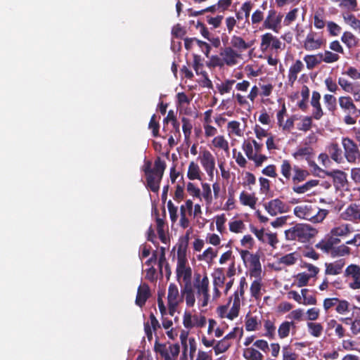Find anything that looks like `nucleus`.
Returning a JSON list of instances; mask_svg holds the SVG:
<instances>
[{
    "mask_svg": "<svg viewBox=\"0 0 360 360\" xmlns=\"http://www.w3.org/2000/svg\"><path fill=\"white\" fill-rule=\"evenodd\" d=\"M301 267L307 271L300 272L293 277V284L298 288L307 286L309 281L315 278L319 273V269L310 263L303 262Z\"/></svg>",
    "mask_w": 360,
    "mask_h": 360,
    "instance_id": "nucleus-7",
    "label": "nucleus"
},
{
    "mask_svg": "<svg viewBox=\"0 0 360 360\" xmlns=\"http://www.w3.org/2000/svg\"><path fill=\"white\" fill-rule=\"evenodd\" d=\"M326 44V39L321 33L310 32L307 34L303 47L306 51H312L321 49Z\"/></svg>",
    "mask_w": 360,
    "mask_h": 360,
    "instance_id": "nucleus-12",
    "label": "nucleus"
},
{
    "mask_svg": "<svg viewBox=\"0 0 360 360\" xmlns=\"http://www.w3.org/2000/svg\"><path fill=\"white\" fill-rule=\"evenodd\" d=\"M319 180L316 179L310 180L303 185L294 186L292 190L297 194H303L311 191V188L316 187L319 184Z\"/></svg>",
    "mask_w": 360,
    "mask_h": 360,
    "instance_id": "nucleus-40",
    "label": "nucleus"
},
{
    "mask_svg": "<svg viewBox=\"0 0 360 360\" xmlns=\"http://www.w3.org/2000/svg\"><path fill=\"white\" fill-rule=\"evenodd\" d=\"M308 332L314 338H320L323 333V327L320 323L317 322H308L307 324Z\"/></svg>",
    "mask_w": 360,
    "mask_h": 360,
    "instance_id": "nucleus-41",
    "label": "nucleus"
},
{
    "mask_svg": "<svg viewBox=\"0 0 360 360\" xmlns=\"http://www.w3.org/2000/svg\"><path fill=\"white\" fill-rule=\"evenodd\" d=\"M325 174L333 179L334 184L337 187L344 186L347 181V174L340 170H334L326 172Z\"/></svg>",
    "mask_w": 360,
    "mask_h": 360,
    "instance_id": "nucleus-26",
    "label": "nucleus"
},
{
    "mask_svg": "<svg viewBox=\"0 0 360 360\" xmlns=\"http://www.w3.org/2000/svg\"><path fill=\"white\" fill-rule=\"evenodd\" d=\"M165 164L163 161L158 159L155 162L153 169L146 170L147 178V185L153 192H158L160 188V182L162 179Z\"/></svg>",
    "mask_w": 360,
    "mask_h": 360,
    "instance_id": "nucleus-6",
    "label": "nucleus"
},
{
    "mask_svg": "<svg viewBox=\"0 0 360 360\" xmlns=\"http://www.w3.org/2000/svg\"><path fill=\"white\" fill-rule=\"evenodd\" d=\"M240 299L238 293H234L227 304L221 305L217 308L216 312L217 316L221 319H227L233 321L238 318L240 309Z\"/></svg>",
    "mask_w": 360,
    "mask_h": 360,
    "instance_id": "nucleus-5",
    "label": "nucleus"
},
{
    "mask_svg": "<svg viewBox=\"0 0 360 360\" xmlns=\"http://www.w3.org/2000/svg\"><path fill=\"white\" fill-rule=\"evenodd\" d=\"M304 65L300 60H296L290 68L288 78L292 82L297 78V75L302 70Z\"/></svg>",
    "mask_w": 360,
    "mask_h": 360,
    "instance_id": "nucleus-39",
    "label": "nucleus"
},
{
    "mask_svg": "<svg viewBox=\"0 0 360 360\" xmlns=\"http://www.w3.org/2000/svg\"><path fill=\"white\" fill-rule=\"evenodd\" d=\"M293 172L294 174L292 179L294 182L297 183L303 181L309 174L307 170L301 169L297 166L293 167Z\"/></svg>",
    "mask_w": 360,
    "mask_h": 360,
    "instance_id": "nucleus-46",
    "label": "nucleus"
},
{
    "mask_svg": "<svg viewBox=\"0 0 360 360\" xmlns=\"http://www.w3.org/2000/svg\"><path fill=\"white\" fill-rule=\"evenodd\" d=\"M253 4L250 1L243 2L240 8V11L244 14L245 22H248L250 12L252 9Z\"/></svg>",
    "mask_w": 360,
    "mask_h": 360,
    "instance_id": "nucleus-59",
    "label": "nucleus"
},
{
    "mask_svg": "<svg viewBox=\"0 0 360 360\" xmlns=\"http://www.w3.org/2000/svg\"><path fill=\"white\" fill-rule=\"evenodd\" d=\"M358 210V207L356 205H351L348 206L342 212V218L348 221H356V214Z\"/></svg>",
    "mask_w": 360,
    "mask_h": 360,
    "instance_id": "nucleus-47",
    "label": "nucleus"
},
{
    "mask_svg": "<svg viewBox=\"0 0 360 360\" xmlns=\"http://www.w3.org/2000/svg\"><path fill=\"white\" fill-rule=\"evenodd\" d=\"M298 12L299 9L297 8H295L288 12L284 18V25L288 26L294 22L297 19Z\"/></svg>",
    "mask_w": 360,
    "mask_h": 360,
    "instance_id": "nucleus-61",
    "label": "nucleus"
},
{
    "mask_svg": "<svg viewBox=\"0 0 360 360\" xmlns=\"http://www.w3.org/2000/svg\"><path fill=\"white\" fill-rule=\"evenodd\" d=\"M242 120L243 122L238 120H230L227 122L226 133L228 137L231 139L232 145L239 139L244 138L247 125L246 120L243 118Z\"/></svg>",
    "mask_w": 360,
    "mask_h": 360,
    "instance_id": "nucleus-9",
    "label": "nucleus"
},
{
    "mask_svg": "<svg viewBox=\"0 0 360 360\" xmlns=\"http://www.w3.org/2000/svg\"><path fill=\"white\" fill-rule=\"evenodd\" d=\"M339 6L349 11H356L357 10L356 0H340Z\"/></svg>",
    "mask_w": 360,
    "mask_h": 360,
    "instance_id": "nucleus-63",
    "label": "nucleus"
},
{
    "mask_svg": "<svg viewBox=\"0 0 360 360\" xmlns=\"http://www.w3.org/2000/svg\"><path fill=\"white\" fill-rule=\"evenodd\" d=\"M160 328V325L159 321L154 314H151L149 316L148 321L144 323V331L148 340L150 341L153 339V333Z\"/></svg>",
    "mask_w": 360,
    "mask_h": 360,
    "instance_id": "nucleus-21",
    "label": "nucleus"
},
{
    "mask_svg": "<svg viewBox=\"0 0 360 360\" xmlns=\"http://www.w3.org/2000/svg\"><path fill=\"white\" fill-rule=\"evenodd\" d=\"M155 350L161 354L165 360H175L179 354L180 346L178 344L170 345L169 347L157 344Z\"/></svg>",
    "mask_w": 360,
    "mask_h": 360,
    "instance_id": "nucleus-19",
    "label": "nucleus"
},
{
    "mask_svg": "<svg viewBox=\"0 0 360 360\" xmlns=\"http://www.w3.org/2000/svg\"><path fill=\"white\" fill-rule=\"evenodd\" d=\"M332 329L335 330V334L339 338H342L345 336V330L342 326L335 319H330L327 322V330H330Z\"/></svg>",
    "mask_w": 360,
    "mask_h": 360,
    "instance_id": "nucleus-42",
    "label": "nucleus"
},
{
    "mask_svg": "<svg viewBox=\"0 0 360 360\" xmlns=\"http://www.w3.org/2000/svg\"><path fill=\"white\" fill-rule=\"evenodd\" d=\"M293 212L300 219L318 224L324 220L328 214V210L321 209L312 202L307 201L295 206Z\"/></svg>",
    "mask_w": 360,
    "mask_h": 360,
    "instance_id": "nucleus-2",
    "label": "nucleus"
},
{
    "mask_svg": "<svg viewBox=\"0 0 360 360\" xmlns=\"http://www.w3.org/2000/svg\"><path fill=\"white\" fill-rule=\"evenodd\" d=\"M241 60H243L241 54L231 46L226 47L221 51L220 58H214L212 59V61L216 65L226 64L229 66L236 65Z\"/></svg>",
    "mask_w": 360,
    "mask_h": 360,
    "instance_id": "nucleus-8",
    "label": "nucleus"
},
{
    "mask_svg": "<svg viewBox=\"0 0 360 360\" xmlns=\"http://www.w3.org/2000/svg\"><path fill=\"white\" fill-rule=\"evenodd\" d=\"M231 344L224 339L218 341L214 346V351L215 354L219 355L220 354L224 353L228 350Z\"/></svg>",
    "mask_w": 360,
    "mask_h": 360,
    "instance_id": "nucleus-55",
    "label": "nucleus"
},
{
    "mask_svg": "<svg viewBox=\"0 0 360 360\" xmlns=\"http://www.w3.org/2000/svg\"><path fill=\"white\" fill-rule=\"evenodd\" d=\"M349 287L352 290L360 289V266L356 264L349 265L345 271Z\"/></svg>",
    "mask_w": 360,
    "mask_h": 360,
    "instance_id": "nucleus-18",
    "label": "nucleus"
},
{
    "mask_svg": "<svg viewBox=\"0 0 360 360\" xmlns=\"http://www.w3.org/2000/svg\"><path fill=\"white\" fill-rule=\"evenodd\" d=\"M264 13L259 9H256L251 15L252 25H258L261 22H264Z\"/></svg>",
    "mask_w": 360,
    "mask_h": 360,
    "instance_id": "nucleus-64",
    "label": "nucleus"
},
{
    "mask_svg": "<svg viewBox=\"0 0 360 360\" xmlns=\"http://www.w3.org/2000/svg\"><path fill=\"white\" fill-rule=\"evenodd\" d=\"M229 228L232 233H242L245 229V225L243 220L234 217L229 221Z\"/></svg>",
    "mask_w": 360,
    "mask_h": 360,
    "instance_id": "nucleus-38",
    "label": "nucleus"
},
{
    "mask_svg": "<svg viewBox=\"0 0 360 360\" xmlns=\"http://www.w3.org/2000/svg\"><path fill=\"white\" fill-rule=\"evenodd\" d=\"M302 296V304L304 305H315L317 302V300L315 296L309 295V290L303 288L301 290Z\"/></svg>",
    "mask_w": 360,
    "mask_h": 360,
    "instance_id": "nucleus-52",
    "label": "nucleus"
},
{
    "mask_svg": "<svg viewBox=\"0 0 360 360\" xmlns=\"http://www.w3.org/2000/svg\"><path fill=\"white\" fill-rule=\"evenodd\" d=\"M263 292H265V290L262 280H254L250 285L251 296L255 299H259Z\"/></svg>",
    "mask_w": 360,
    "mask_h": 360,
    "instance_id": "nucleus-34",
    "label": "nucleus"
},
{
    "mask_svg": "<svg viewBox=\"0 0 360 360\" xmlns=\"http://www.w3.org/2000/svg\"><path fill=\"white\" fill-rule=\"evenodd\" d=\"M182 323L187 330L193 328H203L207 323V319L205 316L197 314H192L189 311H185L182 317Z\"/></svg>",
    "mask_w": 360,
    "mask_h": 360,
    "instance_id": "nucleus-10",
    "label": "nucleus"
},
{
    "mask_svg": "<svg viewBox=\"0 0 360 360\" xmlns=\"http://www.w3.org/2000/svg\"><path fill=\"white\" fill-rule=\"evenodd\" d=\"M282 359L283 360H304L300 358V355L293 352L289 347L285 346L282 349Z\"/></svg>",
    "mask_w": 360,
    "mask_h": 360,
    "instance_id": "nucleus-49",
    "label": "nucleus"
},
{
    "mask_svg": "<svg viewBox=\"0 0 360 360\" xmlns=\"http://www.w3.org/2000/svg\"><path fill=\"white\" fill-rule=\"evenodd\" d=\"M260 321L257 316H247L245 319V329L248 331H254L258 329Z\"/></svg>",
    "mask_w": 360,
    "mask_h": 360,
    "instance_id": "nucleus-50",
    "label": "nucleus"
},
{
    "mask_svg": "<svg viewBox=\"0 0 360 360\" xmlns=\"http://www.w3.org/2000/svg\"><path fill=\"white\" fill-rule=\"evenodd\" d=\"M150 295L149 288L147 285H141L138 289L136 303L139 307H142Z\"/></svg>",
    "mask_w": 360,
    "mask_h": 360,
    "instance_id": "nucleus-31",
    "label": "nucleus"
},
{
    "mask_svg": "<svg viewBox=\"0 0 360 360\" xmlns=\"http://www.w3.org/2000/svg\"><path fill=\"white\" fill-rule=\"evenodd\" d=\"M184 296L180 295L178 287L174 283H170L167 293V306L169 314L174 316L176 307L182 301Z\"/></svg>",
    "mask_w": 360,
    "mask_h": 360,
    "instance_id": "nucleus-13",
    "label": "nucleus"
},
{
    "mask_svg": "<svg viewBox=\"0 0 360 360\" xmlns=\"http://www.w3.org/2000/svg\"><path fill=\"white\" fill-rule=\"evenodd\" d=\"M176 274L178 282L184 283L181 293L188 307L195 305V291L191 285L192 269L186 258V245H180L177 250Z\"/></svg>",
    "mask_w": 360,
    "mask_h": 360,
    "instance_id": "nucleus-1",
    "label": "nucleus"
},
{
    "mask_svg": "<svg viewBox=\"0 0 360 360\" xmlns=\"http://www.w3.org/2000/svg\"><path fill=\"white\" fill-rule=\"evenodd\" d=\"M342 41L347 48L352 49L357 45V38L350 32H345L341 37Z\"/></svg>",
    "mask_w": 360,
    "mask_h": 360,
    "instance_id": "nucleus-43",
    "label": "nucleus"
},
{
    "mask_svg": "<svg viewBox=\"0 0 360 360\" xmlns=\"http://www.w3.org/2000/svg\"><path fill=\"white\" fill-rule=\"evenodd\" d=\"M202 174L199 165L193 161L191 162L188 167V178L190 180H201Z\"/></svg>",
    "mask_w": 360,
    "mask_h": 360,
    "instance_id": "nucleus-35",
    "label": "nucleus"
},
{
    "mask_svg": "<svg viewBox=\"0 0 360 360\" xmlns=\"http://www.w3.org/2000/svg\"><path fill=\"white\" fill-rule=\"evenodd\" d=\"M313 154V150L309 146L298 147L292 153V157L297 160H309Z\"/></svg>",
    "mask_w": 360,
    "mask_h": 360,
    "instance_id": "nucleus-32",
    "label": "nucleus"
},
{
    "mask_svg": "<svg viewBox=\"0 0 360 360\" xmlns=\"http://www.w3.org/2000/svg\"><path fill=\"white\" fill-rule=\"evenodd\" d=\"M321 62L326 63H332L338 61L340 59V56L338 53H333L330 51H325L323 53H319Z\"/></svg>",
    "mask_w": 360,
    "mask_h": 360,
    "instance_id": "nucleus-51",
    "label": "nucleus"
},
{
    "mask_svg": "<svg viewBox=\"0 0 360 360\" xmlns=\"http://www.w3.org/2000/svg\"><path fill=\"white\" fill-rule=\"evenodd\" d=\"M283 15L272 8L268 11L263 22V26L274 32H278L281 28Z\"/></svg>",
    "mask_w": 360,
    "mask_h": 360,
    "instance_id": "nucleus-11",
    "label": "nucleus"
},
{
    "mask_svg": "<svg viewBox=\"0 0 360 360\" xmlns=\"http://www.w3.org/2000/svg\"><path fill=\"white\" fill-rule=\"evenodd\" d=\"M201 186L202 192L200 191V198L204 199L207 212L212 202V190L210 184L207 183H202Z\"/></svg>",
    "mask_w": 360,
    "mask_h": 360,
    "instance_id": "nucleus-36",
    "label": "nucleus"
},
{
    "mask_svg": "<svg viewBox=\"0 0 360 360\" xmlns=\"http://www.w3.org/2000/svg\"><path fill=\"white\" fill-rule=\"evenodd\" d=\"M217 251L212 247H208L202 253L197 255L198 261L203 262L205 264H211L213 259L217 257Z\"/></svg>",
    "mask_w": 360,
    "mask_h": 360,
    "instance_id": "nucleus-27",
    "label": "nucleus"
},
{
    "mask_svg": "<svg viewBox=\"0 0 360 360\" xmlns=\"http://www.w3.org/2000/svg\"><path fill=\"white\" fill-rule=\"evenodd\" d=\"M342 144L345 150V157L350 163H354L360 159V152L356 144L349 138H344Z\"/></svg>",
    "mask_w": 360,
    "mask_h": 360,
    "instance_id": "nucleus-16",
    "label": "nucleus"
},
{
    "mask_svg": "<svg viewBox=\"0 0 360 360\" xmlns=\"http://www.w3.org/2000/svg\"><path fill=\"white\" fill-rule=\"evenodd\" d=\"M284 45L276 37L271 33L267 32L261 36V42L259 45L260 50L264 53L268 49H272L276 51L282 49Z\"/></svg>",
    "mask_w": 360,
    "mask_h": 360,
    "instance_id": "nucleus-17",
    "label": "nucleus"
},
{
    "mask_svg": "<svg viewBox=\"0 0 360 360\" xmlns=\"http://www.w3.org/2000/svg\"><path fill=\"white\" fill-rule=\"evenodd\" d=\"M340 107L347 114H355L358 111L353 101L349 96H340L338 99Z\"/></svg>",
    "mask_w": 360,
    "mask_h": 360,
    "instance_id": "nucleus-23",
    "label": "nucleus"
},
{
    "mask_svg": "<svg viewBox=\"0 0 360 360\" xmlns=\"http://www.w3.org/2000/svg\"><path fill=\"white\" fill-rule=\"evenodd\" d=\"M226 217L225 214H220L214 217L217 231L221 234L224 233L226 231L225 224L226 222Z\"/></svg>",
    "mask_w": 360,
    "mask_h": 360,
    "instance_id": "nucleus-53",
    "label": "nucleus"
},
{
    "mask_svg": "<svg viewBox=\"0 0 360 360\" xmlns=\"http://www.w3.org/2000/svg\"><path fill=\"white\" fill-rule=\"evenodd\" d=\"M292 169L291 165L288 160H284L282 161L281 165V172L286 179H290Z\"/></svg>",
    "mask_w": 360,
    "mask_h": 360,
    "instance_id": "nucleus-58",
    "label": "nucleus"
},
{
    "mask_svg": "<svg viewBox=\"0 0 360 360\" xmlns=\"http://www.w3.org/2000/svg\"><path fill=\"white\" fill-rule=\"evenodd\" d=\"M327 151L330 158L336 162L340 163L342 161V153L338 143H332L327 147Z\"/></svg>",
    "mask_w": 360,
    "mask_h": 360,
    "instance_id": "nucleus-33",
    "label": "nucleus"
},
{
    "mask_svg": "<svg viewBox=\"0 0 360 360\" xmlns=\"http://www.w3.org/2000/svg\"><path fill=\"white\" fill-rule=\"evenodd\" d=\"M304 61L306 63L307 69L312 70L316 65L321 63L320 54L307 55L304 57Z\"/></svg>",
    "mask_w": 360,
    "mask_h": 360,
    "instance_id": "nucleus-44",
    "label": "nucleus"
},
{
    "mask_svg": "<svg viewBox=\"0 0 360 360\" xmlns=\"http://www.w3.org/2000/svg\"><path fill=\"white\" fill-rule=\"evenodd\" d=\"M317 231L309 224H297L285 231V238L288 240L306 242L313 238Z\"/></svg>",
    "mask_w": 360,
    "mask_h": 360,
    "instance_id": "nucleus-4",
    "label": "nucleus"
},
{
    "mask_svg": "<svg viewBox=\"0 0 360 360\" xmlns=\"http://www.w3.org/2000/svg\"><path fill=\"white\" fill-rule=\"evenodd\" d=\"M240 255L245 264L248 266L250 269L261 265L257 255L252 254L248 250H242L240 251Z\"/></svg>",
    "mask_w": 360,
    "mask_h": 360,
    "instance_id": "nucleus-20",
    "label": "nucleus"
},
{
    "mask_svg": "<svg viewBox=\"0 0 360 360\" xmlns=\"http://www.w3.org/2000/svg\"><path fill=\"white\" fill-rule=\"evenodd\" d=\"M349 304L347 300H339L337 302L335 311L339 314H345L349 311Z\"/></svg>",
    "mask_w": 360,
    "mask_h": 360,
    "instance_id": "nucleus-60",
    "label": "nucleus"
},
{
    "mask_svg": "<svg viewBox=\"0 0 360 360\" xmlns=\"http://www.w3.org/2000/svg\"><path fill=\"white\" fill-rule=\"evenodd\" d=\"M350 253V249L346 245H341L338 247L334 248L332 250L331 255L333 257H342L347 255Z\"/></svg>",
    "mask_w": 360,
    "mask_h": 360,
    "instance_id": "nucleus-57",
    "label": "nucleus"
},
{
    "mask_svg": "<svg viewBox=\"0 0 360 360\" xmlns=\"http://www.w3.org/2000/svg\"><path fill=\"white\" fill-rule=\"evenodd\" d=\"M226 29L229 33L233 32L235 27L238 28V22L235 19V17L232 15L227 16L224 20Z\"/></svg>",
    "mask_w": 360,
    "mask_h": 360,
    "instance_id": "nucleus-62",
    "label": "nucleus"
},
{
    "mask_svg": "<svg viewBox=\"0 0 360 360\" xmlns=\"http://www.w3.org/2000/svg\"><path fill=\"white\" fill-rule=\"evenodd\" d=\"M239 200L243 205L248 206L254 210L257 202V198L253 193L243 191L240 194Z\"/></svg>",
    "mask_w": 360,
    "mask_h": 360,
    "instance_id": "nucleus-28",
    "label": "nucleus"
},
{
    "mask_svg": "<svg viewBox=\"0 0 360 360\" xmlns=\"http://www.w3.org/2000/svg\"><path fill=\"white\" fill-rule=\"evenodd\" d=\"M198 160L210 179H212L215 169V158L214 155L210 150L203 149L200 152Z\"/></svg>",
    "mask_w": 360,
    "mask_h": 360,
    "instance_id": "nucleus-14",
    "label": "nucleus"
},
{
    "mask_svg": "<svg viewBox=\"0 0 360 360\" xmlns=\"http://www.w3.org/2000/svg\"><path fill=\"white\" fill-rule=\"evenodd\" d=\"M210 281L207 275L201 276L200 274L195 275L193 290L195 291V303L199 309L202 310L207 307L210 299L209 293Z\"/></svg>",
    "mask_w": 360,
    "mask_h": 360,
    "instance_id": "nucleus-3",
    "label": "nucleus"
},
{
    "mask_svg": "<svg viewBox=\"0 0 360 360\" xmlns=\"http://www.w3.org/2000/svg\"><path fill=\"white\" fill-rule=\"evenodd\" d=\"M352 231L353 230L350 224H342L333 227L330 230V234L332 238L345 237L350 234Z\"/></svg>",
    "mask_w": 360,
    "mask_h": 360,
    "instance_id": "nucleus-24",
    "label": "nucleus"
},
{
    "mask_svg": "<svg viewBox=\"0 0 360 360\" xmlns=\"http://www.w3.org/2000/svg\"><path fill=\"white\" fill-rule=\"evenodd\" d=\"M231 44L233 49L234 48L240 51H243L250 48L252 45V42H246L241 37L233 35L231 39Z\"/></svg>",
    "mask_w": 360,
    "mask_h": 360,
    "instance_id": "nucleus-29",
    "label": "nucleus"
},
{
    "mask_svg": "<svg viewBox=\"0 0 360 360\" xmlns=\"http://www.w3.org/2000/svg\"><path fill=\"white\" fill-rule=\"evenodd\" d=\"M214 286H222L225 282L226 276L221 268L215 269L213 274Z\"/></svg>",
    "mask_w": 360,
    "mask_h": 360,
    "instance_id": "nucleus-45",
    "label": "nucleus"
},
{
    "mask_svg": "<svg viewBox=\"0 0 360 360\" xmlns=\"http://www.w3.org/2000/svg\"><path fill=\"white\" fill-rule=\"evenodd\" d=\"M340 242V240L336 238H332L331 236L330 238L326 241H321L319 244H317V248L323 250L326 252H328L329 251L332 252V250L334 248H333V245L335 243H338Z\"/></svg>",
    "mask_w": 360,
    "mask_h": 360,
    "instance_id": "nucleus-48",
    "label": "nucleus"
},
{
    "mask_svg": "<svg viewBox=\"0 0 360 360\" xmlns=\"http://www.w3.org/2000/svg\"><path fill=\"white\" fill-rule=\"evenodd\" d=\"M209 146L212 150H222L226 153H229V142L223 135L214 136L210 141Z\"/></svg>",
    "mask_w": 360,
    "mask_h": 360,
    "instance_id": "nucleus-22",
    "label": "nucleus"
},
{
    "mask_svg": "<svg viewBox=\"0 0 360 360\" xmlns=\"http://www.w3.org/2000/svg\"><path fill=\"white\" fill-rule=\"evenodd\" d=\"M325 266V274L338 275L341 274L345 266V262L342 260H339L333 263H326Z\"/></svg>",
    "mask_w": 360,
    "mask_h": 360,
    "instance_id": "nucleus-30",
    "label": "nucleus"
},
{
    "mask_svg": "<svg viewBox=\"0 0 360 360\" xmlns=\"http://www.w3.org/2000/svg\"><path fill=\"white\" fill-rule=\"evenodd\" d=\"M243 355L246 360H263L264 359V355L254 347L245 348Z\"/></svg>",
    "mask_w": 360,
    "mask_h": 360,
    "instance_id": "nucleus-37",
    "label": "nucleus"
},
{
    "mask_svg": "<svg viewBox=\"0 0 360 360\" xmlns=\"http://www.w3.org/2000/svg\"><path fill=\"white\" fill-rule=\"evenodd\" d=\"M264 207L271 216L287 213L290 210V206L279 198L272 199L265 202Z\"/></svg>",
    "mask_w": 360,
    "mask_h": 360,
    "instance_id": "nucleus-15",
    "label": "nucleus"
},
{
    "mask_svg": "<svg viewBox=\"0 0 360 360\" xmlns=\"http://www.w3.org/2000/svg\"><path fill=\"white\" fill-rule=\"evenodd\" d=\"M299 255L296 252L287 254L279 258V263L285 265H292L298 259Z\"/></svg>",
    "mask_w": 360,
    "mask_h": 360,
    "instance_id": "nucleus-54",
    "label": "nucleus"
},
{
    "mask_svg": "<svg viewBox=\"0 0 360 360\" xmlns=\"http://www.w3.org/2000/svg\"><path fill=\"white\" fill-rule=\"evenodd\" d=\"M321 95L317 91H313L311 105L314 108L313 117L316 120H319L323 116V110L320 104Z\"/></svg>",
    "mask_w": 360,
    "mask_h": 360,
    "instance_id": "nucleus-25",
    "label": "nucleus"
},
{
    "mask_svg": "<svg viewBox=\"0 0 360 360\" xmlns=\"http://www.w3.org/2000/svg\"><path fill=\"white\" fill-rule=\"evenodd\" d=\"M292 325L293 323L289 321L282 323L278 330L279 338L283 339L288 337Z\"/></svg>",
    "mask_w": 360,
    "mask_h": 360,
    "instance_id": "nucleus-56",
    "label": "nucleus"
}]
</instances>
